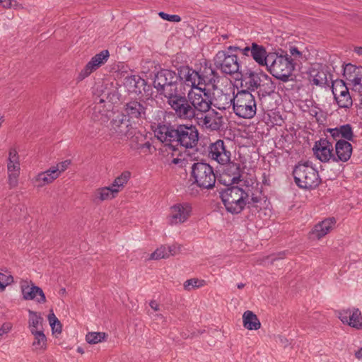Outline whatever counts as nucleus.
I'll list each match as a JSON object with an SVG mask.
<instances>
[{"mask_svg":"<svg viewBox=\"0 0 362 362\" xmlns=\"http://www.w3.org/2000/svg\"><path fill=\"white\" fill-rule=\"evenodd\" d=\"M310 82L318 86H325L328 84V78L332 81V74L329 72L327 67L317 65L310 70Z\"/></svg>","mask_w":362,"mask_h":362,"instance_id":"a878e982","label":"nucleus"},{"mask_svg":"<svg viewBox=\"0 0 362 362\" xmlns=\"http://www.w3.org/2000/svg\"><path fill=\"white\" fill-rule=\"evenodd\" d=\"M354 52L359 56H362V47H356L354 48Z\"/></svg>","mask_w":362,"mask_h":362,"instance_id":"69168bd1","label":"nucleus"},{"mask_svg":"<svg viewBox=\"0 0 362 362\" xmlns=\"http://www.w3.org/2000/svg\"><path fill=\"white\" fill-rule=\"evenodd\" d=\"M293 175L296 185L302 189H314L321 181L318 171L308 162L296 165Z\"/></svg>","mask_w":362,"mask_h":362,"instance_id":"423d86ee","label":"nucleus"},{"mask_svg":"<svg viewBox=\"0 0 362 362\" xmlns=\"http://www.w3.org/2000/svg\"><path fill=\"white\" fill-rule=\"evenodd\" d=\"M262 182L264 185L269 186L271 185V181H270V178H269V174H267L265 172H264L262 173Z\"/></svg>","mask_w":362,"mask_h":362,"instance_id":"680f3d73","label":"nucleus"},{"mask_svg":"<svg viewBox=\"0 0 362 362\" xmlns=\"http://www.w3.org/2000/svg\"><path fill=\"white\" fill-rule=\"evenodd\" d=\"M225 165L220 181L226 186L237 184L241 181L243 170L241 168L240 164L230 160Z\"/></svg>","mask_w":362,"mask_h":362,"instance_id":"f3484780","label":"nucleus"},{"mask_svg":"<svg viewBox=\"0 0 362 362\" xmlns=\"http://www.w3.org/2000/svg\"><path fill=\"white\" fill-rule=\"evenodd\" d=\"M262 77V81L258 87V95L259 97H265L270 95L273 93L276 89L275 83L273 82L272 78L266 74Z\"/></svg>","mask_w":362,"mask_h":362,"instance_id":"72a5a7b5","label":"nucleus"},{"mask_svg":"<svg viewBox=\"0 0 362 362\" xmlns=\"http://www.w3.org/2000/svg\"><path fill=\"white\" fill-rule=\"evenodd\" d=\"M335 223L336 221L334 218L323 220L314 226L310 233V235H312L313 238H316L320 240L329 232Z\"/></svg>","mask_w":362,"mask_h":362,"instance_id":"c756f323","label":"nucleus"},{"mask_svg":"<svg viewBox=\"0 0 362 362\" xmlns=\"http://www.w3.org/2000/svg\"><path fill=\"white\" fill-rule=\"evenodd\" d=\"M7 169L8 173H17V174H20V163H8Z\"/></svg>","mask_w":362,"mask_h":362,"instance_id":"4d7b16f0","label":"nucleus"},{"mask_svg":"<svg viewBox=\"0 0 362 362\" xmlns=\"http://www.w3.org/2000/svg\"><path fill=\"white\" fill-rule=\"evenodd\" d=\"M338 127L340 136L341 138H343L342 140H345L347 141H353L354 134L353 132V128L351 124H346L341 125Z\"/></svg>","mask_w":362,"mask_h":362,"instance_id":"a19ab883","label":"nucleus"},{"mask_svg":"<svg viewBox=\"0 0 362 362\" xmlns=\"http://www.w3.org/2000/svg\"><path fill=\"white\" fill-rule=\"evenodd\" d=\"M57 177V173L52 168L46 171L38 173L33 180L35 187L40 188L54 182Z\"/></svg>","mask_w":362,"mask_h":362,"instance_id":"7c9ffc66","label":"nucleus"},{"mask_svg":"<svg viewBox=\"0 0 362 362\" xmlns=\"http://www.w3.org/2000/svg\"><path fill=\"white\" fill-rule=\"evenodd\" d=\"M13 282V278L11 274L0 272V291H4L8 285Z\"/></svg>","mask_w":362,"mask_h":362,"instance_id":"49530a36","label":"nucleus"},{"mask_svg":"<svg viewBox=\"0 0 362 362\" xmlns=\"http://www.w3.org/2000/svg\"><path fill=\"white\" fill-rule=\"evenodd\" d=\"M8 163H20L18 153L14 148H11L9 150Z\"/></svg>","mask_w":362,"mask_h":362,"instance_id":"3c124183","label":"nucleus"},{"mask_svg":"<svg viewBox=\"0 0 362 362\" xmlns=\"http://www.w3.org/2000/svg\"><path fill=\"white\" fill-rule=\"evenodd\" d=\"M337 316L343 324L357 329H362V315L358 308H352L339 310Z\"/></svg>","mask_w":362,"mask_h":362,"instance_id":"a211bd4d","label":"nucleus"},{"mask_svg":"<svg viewBox=\"0 0 362 362\" xmlns=\"http://www.w3.org/2000/svg\"><path fill=\"white\" fill-rule=\"evenodd\" d=\"M110 130L112 133L116 134L119 139L127 138L128 135H131L134 127L130 123L129 119L126 118V115H121L112 119L110 122Z\"/></svg>","mask_w":362,"mask_h":362,"instance_id":"aec40b11","label":"nucleus"},{"mask_svg":"<svg viewBox=\"0 0 362 362\" xmlns=\"http://www.w3.org/2000/svg\"><path fill=\"white\" fill-rule=\"evenodd\" d=\"M238 52H240L238 45H230L224 50L218 51L214 59V65L225 74H240L241 64L237 55Z\"/></svg>","mask_w":362,"mask_h":362,"instance_id":"f03ea898","label":"nucleus"},{"mask_svg":"<svg viewBox=\"0 0 362 362\" xmlns=\"http://www.w3.org/2000/svg\"><path fill=\"white\" fill-rule=\"evenodd\" d=\"M126 84L132 92L137 95L142 94V90L145 88V79L137 75H132L126 78Z\"/></svg>","mask_w":362,"mask_h":362,"instance_id":"473e14b6","label":"nucleus"},{"mask_svg":"<svg viewBox=\"0 0 362 362\" xmlns=\"http://www.w3.org/2000/svg\"><path fill=\"white\" fill-rule=\"evenodd\" d=\"M313 151L315 157L321 162L326 163L330 160H333L334 148L332 143L327 138H321L316 141Z\"/></svg>","mask_w":362,"mask_h":362,"instance_id":"6ab92c4d","label":"nucleus"},{"mask_svg":"<svg viewBox=\"0 0 362 362\" xmlns=\"http://www.w3.org/2000/svg\"><path fill=\"white\" fill-rule=\"evenodd\" d=\"M153 84L157 93L164 98L185 88V86L178 81L177 72L165 69L156 74Z\"/></svg>","mask_w":362,"mask_h":362,"instance_id":"7ed1b4c3","label":"nucleus"},{"mask_svg":"<svg viewBox=\"0 0 362 362\" xmlns=\"http://www.w3.org/2000/svg\"><path fill=\"white\" fill-rule=\"evenodd\" d=\"M118 194V190L113 189L112 187H103L97 189L94 193V202H103L115 198Z\"/></svg>","mask_w":362,"mask_h":362,"instance_id":"2f4dec72","label":"nucleus"},{"mask_svg":"<svg viewBox=\"0 0 362 362\" xmlns=\"http://www.w3.org/2000/svg\"><path fill=\"white\" fill-rule=\"evenodd\" d=\"M286 257V252H281L276 254H273L268 257V260L273 264L275 261L283 259Z\"/></svg>","mask_w":362,"mask_h":362,"instance_id":"6e6d98bb","label":"nucleus"},{"mask_svg":"<svg viewBox=\"0 0 362 362\" xmlns=\"http://www.w3.org/2000/svg\"><path fill=\"white\" fill-rule=\"evenodd\" d=\"M327 131L331 134V136L334 139H337L339 137H341L339 134V127L333 128V129H328Z\"/></svg>","mask_w":362,"mask_h":362,"instance_id":"052dcab7","label":"nucleus"},{"mask_svg":"<svg viewBox=\"0 0 362 362\" xmlns=\"http://www.w3.org/2000/svg\"><path fill=\"white\" fill-rule=\"evenodd\" d=\"M221 198L228 212L238 214L244 209L248 201L249 194L242 188L233 186L228 187L222 191Z\"/></svg>","mask_w":362,"mask_h":362,"instance_id":"39448f33","label":"nucleus"},{"mask_svg":"<svg viewBox=\"0 0 362 362\" xmlns=\"http://www.w3.org/2000/svg\"><path fill=\"white\" fill-rule=\"evenodd\" d=\"M71 164L70 160H66L62 162L59 163L56 166L52 167V170H55L57 173V177L60 175V174L65 171L69 165Z\"/></svg>","mask_w":362,"mask_h":362,"instance_id":"09e8293b","label":"nucleus"},{"mask_svg":"<svg viewBox=\"0 0 362 362\" xmlns=\"http://www.w3.org/2000/svg\"><path fill=\"white\" fill-rule=\"evenodd\" d=\"M31 286L29 292H25V300H35L38 303H45L46 302L45 295L41 288L35 286L30 281Z\"/></svg>","mask_w":362,"mask_h":362,"instance_id":"c9c22d12","label":"nucleus"},{"mask_svg":"<svg viewBox=\"0 0 362 362\" xmlns=\"http://www.w3.org/2000/svg\"><path fill=\"white\" fill-rule=\"evenodd\" d=\"M21 290L22 293L23 298L25 299V292H29L31 286L30 281L27 280H21L20 282Z\"/></svg>","mask_w":362,"mask_h":362,"instance_id":"864d4df0","label":"nucleus"},{"mask_svg":"<svg viewBox=\"0 0 362 362\" xmlns=\"http://www.w3.org/2000/svg\"><path fill=\"white\" fill-rule=\"evenodd\" d=\"M154 133L172 151L177 150L179 146L193 148L199 141L198 129L193 124L159 123Z\"/></svg>","mask_w":362,"mask_h":362,"instance_id":"f257e3e1","label":"nucleus"},{"mask_svg":"<svg viewBox=\"0 0 362 362\" xmlns=\"http://www.w3.org/2000/svg\"><path fill=\"white\" fill-rule=\"evenodd\" d=\"M29 314V320H28V327L30 332L32 331L35 332V330L40 331L42 329V322L43 318L40 314L37 312L28 310Z\"/></svg>","mask_w":362,"mask_h":362,"instance_id":"4c0bfd02","label":"nucleus"},{"mask_svg":"<svg viewBox=\"0 0 362 362\" xmlns=\"http://www.w3.org/2000/svg\"><path fill=\"white\" fill-rule=\"evenodd\" d=\"M189 99L192 107L193 113H195L194 119L208 112L211 107V92L205 88H196L195 90L188 91Z\"/></svg>","mask_w":362,"mask_h":362,"instance_id":"9d476101","label":"nucleus"},{"mask_svg":"<svg viewBox=\"0 0 362 362\" xmlns=\"http://www.w3.org/2000/svg\"><path fill=\"white\" fill-rule=\"evenodd\" d=\"M264 74L262 71L257 72L252 70H247L245 74L241 72L240 75L241 76L242 86L245 83V87L246 88L245 90H249L251 93L257 90L262 81V76Z\"/></svg>","mask_w":362,"mask_h":362,"instance_id":"bb28decb","label":"nucleus"},{"mask_svg":"<svg viewBox=\"0 0 362 362\" xmlns=\"http://www.w3.org/2000/svg\"><path fill=\"white\" fill-rule=\"evenodd\" d=\"M239 45L240 53L247 57H252L254 61L261 66L267 64L270 52L267 53L263 45L256 42L241 43Z\"/></svg>","mask_w":362,"mask_h":362,"instance_id":"9b49d317","label":"nucleus"},{"mask_svg":"<svg viewBox=\"0 0 362 362\" xmlns=\"http://www.w3.org/2000/svg\"><path fill=\"white\" fill-rule=\"evenodd\" d=\"M191 178L193 183L202 189H212L216 183V177L214 168L208 163L197 162L191 167Z\"/></svg>","mask_w":362,"mask_h":362,"instance_id":"1a4fd4ad","label":"nucleus"},{"mask_svg":"<svg viewBox=\"0 0 362 362\" xmlns=\"http://www.w3.org/2000/svg\"><path fill=\"white\" fill-rule=\"evenodd\" d=\"M105 332H88L86 336V339L88 344H98L105 341L107 337Z\"/></svg>","mask_w":362,"mask_h":362,"instance_id":"79ce46f5","label":"nucleus"},{"mask_svg":"<svg viewBox=\"0 0 362 362\" xmlns=\"http://www.w3.org/2000/svg\"><path fill=\"white\" fill-rule=\"evenodd\" d=\"M332 91L339 107L347 109L352 106L353 101L351 97L343 80L337 79L332 81Z\"/></svg>","mask_w":362,"mask_h":362,"instance_id":"ddd939ff","label":"nucleus"},{"mask_svg":"<svg viewBox=\"0 0 362 362\" xmlns=\"http://www.w3.org/2000/svg\"><path fill=\"white\" fill-rule=\"evenodd\" d=\"M343 75L346 81L351 82L353 90H360L362 86V66L348 64L344 67Z\"/></svg>","mask_w":362,"mask_h":362,"instance_id":"393cba45","label":"nucleus"},{"mask_svg":"<svg viewBox=\"0 0 362 362\" xmlns=\"http://www.w3.org/2000/svg\"><path fill=\"white\" fill-rule=\"evenodd\" d=\"M169 252L166 245H161L157 248L153 253H151L150 259H160L163 258H168Z\"/></svg>","mask_w":362,"mask_h":362,"instance_id":"37998d69","label":"nucleus"},{"mask_svg":"<svg viewBox=\"0 0 362 362\" xmlns=\"http://www.w3.org/2000/svg\"><path fill=\"white\" fill-rule=\"evenodd\" d=\"M192 207L187 202L178 203L170 207L168 222L170 225H177L185 222L191 216Z\"/></svg>","mask_w":362,"mask_h":362,"instance_id":"dca6fc26","label":"nucleus"},{"mask_svg":"<svg viewBox=\"0 0 362 362\" xmlns=\"http://www.w3.org/2000/svg\"><path fill=\"white\" fill-rule=\"evenodd\" d=\"M148 107L145 101L131 100L126 103L124 111L129 119H146Z\"/></svg>","mask_w":362,"mask_h":362,"instance_id":"4be33fe9","label":"nucleus"},{"mask_svg":"<svg viewBox=\"0 0 362 362\" xmlns=\"http://www.w3.org/2000/svg\"><path fill=\"white\" fill-rule=\"evenodd\" d=\"M198 83L197 85L202 88L211 87L213 90L217 88L219 81L218 74L211 67H201L198 71Z\"/></svg>","mask_w":362,"mask_h":362,"instance_id":"412c9836","label":"nucleus"},{"mask_svg":"<svg viewBox=\"0 0 362 362\" xmlns=\"http://www.w3.org/2000/svg\"><path fill=\"white\" fill-rule=\"evenodd\" d=\"M355 356L358 359L362 358V348L356 352Z\"/></svg>","mask_w":362,"mask_h":362,"instance_id":"338daca9","label":"nucleus"},{"mask_svg":"<svg viewBox=\"0 0 362 362\" xmlns=\"http://www.w3.org/2000/svg\"><path fill=\"white\" fill-rule=\"evenodd\" d=\"M48 320L53 332H62L61 322L53 313L48 315Z\"/></svg>","mask_w":362,"mask_h":362,"instance_id":"c03bdc74","label":"nucleus"},{"mask_svg":"<svg viewBox=\"0 0 362 362\" xmlns=\"http://www.w3.org/2000/svg\"><path fill=\"white\" fill-rule=\"evenodd\" d=\"M235 95L234 92L224 93L222 90L217 93L214 96L212 105L218 110H225L229 109L231 106L233 107V99Z\"/></svg>","mask_w":362,"mask_h":362,"instance_id":"c85d7f7f","label":"nucleus"},{"mask_svg":"<svg viewBox=\"0 0 362 362\" xmlns=\"http://www.w3.org/2000/svg\"><path fill=\"white\" fill-rule=\"evenodd\" d=\"M178 81L184 84L190 86V90H195L196 88H200L198 86V71H195L189 66H181L177 69Z\"/></svg>","mask_w":362,"mask_h":362,"instance_id":"5701e85b","label":"nucleus"},{"mask_svg":"<svg viewBox=\"0 0 362 362\" xmlns=\"http://www.w3.org/2000/svg\"><path fill=\"white\" fill-rule=\"evenodd\" d=\"M243 320L244 327L249 330H257L261 327L260 321L252 311H245L243 315Z\"/></svg>","mask_w":362,"mask_h":362,"instance_id":"f704fd0d","label":"nucleus"},{"mask_svg":"<svg viewBox=\"0 0 362 362\" xmlns=\"http://www.w3.org/2000/svg\"><path fill=\"white\" fill-rule=\"evenodd\" d=\"M233 99L235 114L243 119H252L256 115L257 104L255 96L249 90H238Z\"/></svg>","mask_w":362,"mask_h":362,"instance_id":"6e6552de","label":"nucleus"},{"mask_svg":"<svg viewBox=\"0 0 362 362\" xmlns=\"http://www.w3.org/2000/svg\"><path fill=\"white\" fill-rule=\"evenodd\" d=\"M19 174L17 173H8V185L10 188H14L18 185Z\"/></svg>","mask_w":362,"mask_h":362,"instance_id":"603ef678","label":"nucleus"},{"mask_svg":"<svg viewBox=\"0 0 362 362\" xmlns=\"http://www.w3.org/2000/svg\"><path fill=\"white\" fill-rule=\"evenodd\" d=\"M12 328V325L9 322L4 323L0 328V336L8 333Z\"/></svg>","mask_w":362,"mask_h":362,"instance_id":"13d9d810","label":"nucleus"},{"mask_svg":"<svg viewBox=\"0 0 362 362\" xmlns=\"http://www.w3.org/2000/svg\"><path fill=\"white\" fill-rule=\"evenodd\" d=\"M352 150V146L349 141L345 140L337 141L335 144L333 161H348L351 158Z\"/></svg>","mask_w":362,"mask_h":362,"instance_id":"cd10ccee","label":"nucleus"},{"mask_svg":"<svg viewBox=\"0 0 362 362\" xmlns=\"http://www.w3.org/2000/svg\"><path fill=\"white\" fill-rule=\"evenodd\" d=\"M182 246L178 244H173L170 246H167L168 252H169L170 256H174L177 254L181 250Z\"/></svg>","mask_w":362,"mask_h":362,"instance_id":"5fc2aeb1","label":"nucleus"},{"mask_svg":"<svg viewBox=\"0 0 362 362\" xmlns=\"http://www.w3.org/2000/svg\"><path fill=\"white\" fill-rule=\"evenodd\" d=\"M126 139L129 140L131 148L140 150L144 153H147L150 151L151 144L147 139L146 135L136 130V128L133 129L131 135H128Z\"/></svg>","mask_w":362,"mask_h":362,"instance_id":"b1692460","label":"nucleus"},{"mask_svg":"<svg viewBox=\"0 0 362 362\" xmlns=\"http://www.w3.org/2000/svg\"><path fill=\"white\" fill-rule=\"evenodd\" d=\"M354 91L357 92L360 97V100H362V86H361L360 90H354Z\"/></svg>","mask_w":362,"mask_h":362,"instance_id":"774afa93","label":"nucleus"},{"mask_svg":"<svg viewBox=\"0 0 362 362\" xmlns=\"http://www.w3.org/2000/svg\"><path fill=\"white\" fill-rule=\"evenodd\" d=\"M131 173L129 171H124L120 175L117 176L113 181L111 186L113 189L118 190V193L124 188V185L130 179Z\"/></svg>","mask_w":362,"mask_h":362,"instance_id":"ea45409f","label":"nucleus"},{"mask_svg":"<svg viewBox=\"0 0 362 362\" xmlns=\"http://www.w3.org/2000/svg\"><path fill=\"white\" fill-rule=\"evenodd\" d=\"M31 334L34 336L33 347L35 351H44L47 349V337L43 330L35 332L32 331Z\"/></svg>","mask_w":362,"mask_h":362,"instance_id":"58836bf2","label":"nucleus"},{"mask_svg":"<svg viewBox=\"0 0 362 362\" xmlns=\"http://www.w3.org/2000/svg\"><path fill=\"white\" fill-rule=\"evenodd\" d=\"M290 55L288 56V59L292 60L293 62H295V66L298 64V63H301V60L303 59V54L301 52L298 50L296 47H291L289 49Z\"/></svg>","mask_w":362,"mask_h":362,"instance_id":"a18cd8bd","label":"nucleus"},{"mask_svg":"<svg viewBox=\"0 0 362 362\" xmlns=\"http://www.w3.org/2000/svg\"><path fill=\"white\" fill-rule=\"evenodd\" d=\"M105 100L100 99L92 108L91 118L94 121L105 122L107 119V110L104 105Z\"/></svg>","mask_w":362,"mask_h":362,"instance_id":"e433bc0d","label":"nucleus"},{"mask_svg":"<svg viewBox=\"0 0 362 362\" xmlns=\"http://www.w3.org/2000/svg\"><path fill=\"white\" fill-rule=\"evenodd\" d=\"M165 98L177 117L187 120L194 119L195 113L192 112L193 109L185 88Z\"/></svg>","mask_w":362,"mask_h":362,"instance_id":"0eeeda50","label":"nucleus"},{"mask_svg":"<svg viewBox=\"0 0 362 362\" xmlns=\"http://www.w3.org/2000/svg\"><path fill=\"white\" fill-rule=\"evenodd\" d=\"M109 57L110 53L107 49L102 50L100 53L93 56L78 74L76 78L77 81H81L90 76L93 71H96L102 65L106 63Z\"/></svg>","mask_w":362,"mask_h":362,"instance_id":"2eb2a0df","label":"nucleus"},{"mask_svg":"<svg viewBox=\"0 0 362 362\" xmlns=\"http://www.w3.org/2000/svg\"><path fill=\"white\" fill-rule=\"evenodd\" d=\"M267 66V70L276 78L286 82L292 75L295 69V62L288 59V54L278 55L275 52H270Z\"/></svg>","mask_w":362,"mask_h":362,"instance_id":"20e7f679","label":"nucleus"},{"mask_svg":"<svg viewBox=\"0 0 362 362\" xmlns=\"http://www.w3.org/2000/svg\"><path fill=\"white\" fill-rule=\"evenodd\" d=\"M204 280H199L198 279H190L184 283V288L185 290L189 291L192 288H199L203 286Z\"/></svg>","mask_w":362,"mask_h":362,"instance_id":"de8ad7c7","label":"nucleus"},{"mask_svg":"<svg viewBox=\"0 0 362 362\" xmlns=\"http://www.w3.org/2000/svg\"><path fill=\"white\" fill-rule=\"evenodd\" d=\"M144 95L146 97H150L152 95V88L150 84L147 83V81L145 82V88L142 90V94Z\"/></svg>","mask_w":362,"mask_h":362,"instance_id":"bf43d9fd","label":"nucleus"},{"mask_svg":"<svg viewBox=\"0 0 362 362\" xmlns=\"http://www.w3.org/2000/svg\"><path fill=\"white\" fill-rule=\"evenodd\" d=\"M198 125L211 131H219L224 129L223 117L214 110L205 112L194 119Z\"/></svg>","mask_w":362,"mask_h":362,"instance_id":"f8f14e48","label":"nucleus"},{"mask_svg":"<svg viewBox=\"0 0 362 362\" xmlns=\"http://www.w3.org/2000/svg\"><path fill=\"white\" fill-rule=\"evenodd\" d=\"M209 157L221 165H225L230 160L231 152L225 142L218 139L209 146Z\"/></svg>","mask_w":362,"mask_h":362,"instance_id":"4468645a","label":"nucleus"},{"mask_svg":"<svg viewBox=\"0 0 362 362\" xmlns=\"http://www.w3.org/2000/svg\"><path fill=\"white\" fill-rule=\"evenodd\" d=\"M149 305L151 306V308L154 310L155 311H157L159 310V306L158 305V303L155 301V300H151L150 303H149Z\"/></svg>","mask_w":362,"mask_h":362,"instance_id":"0e129e2a","label":"nucleus"},{"mask_svg":"<svg viewBox=\"0 0 362 362\" xmlns=\"http://www.w3.org/2000/svg\"><path fill=\"white\" fill-rule=\"evenodd\" d=\"M158 16L163 20L178 23L181 21V18L178 15H170L165 12L160 11L158 13Z\"/></svg>","mask_w":362,"mask_h":362,"instance_id":"8fccbe9b","label":"nucleus"},{"mask_svg":"<svg viewBox=\"0 0 362 362\" xmlns=\"http://www.w3.org/2000/svg\"><path fill=\"white\" fill-rule=\"evenodd\" d=\"M0 5L6 8H11L12 5L11 0H0Z\"/></svg>","mask_w":362,"mask_h":362,"instance_id":"e2e57ef3","label":"nucleus"}]
</instances>
